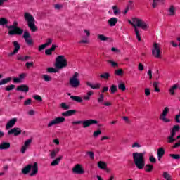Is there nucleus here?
<instances>
[{
	"instance_id": "1",
	"label": "nucleus",
	"mask_w": 180,
	"mask_h": 180,
	"mask_svg": "<svg viewBox=\"0 0 180 180\" xmlns=\"http://www.w3.org/2000/svg\"><path fill=\"white\" fill-rule=\"evenodd\" d=\"M132 158L134 165L138 169H144L146 167V158L144 153L135 152L132 153Z\"/></svg>"
},
{
	"instance_id": "2",
	"label": "nucleus",
	"mask_w": 180,
	"mask_h": 180,
	"mask_svg": "<svg viewBox=\"0 0 180 180\" xmlns=\"http://www.w3.org/2000/svg\"><path fill=\"white\" fill-rule=\"evenodd\" d=\"M32 172L30 174V176H34L39 172V165H37V162H34L33 165L32 164H29L27 166H25L22 169V174L24 175H27L30 171Z\"/></svg>"
},
{
	"instance_id": "3",
	"label": "nucleus",
	"mask_w": 180,
	"mask_h": 180,
	"mask_svg": "<svg viewBox=\"0 0 180 180\" xmlns=\"http://www.w3.org/2000/svg\"><path fill=\"white\" fill-rule=\"evenodd\" d=\"M18 22L15 21L13 22V25H6V27L7 29H9L8 30V34L9 36H15V35H18V36H22L23 34V29L20 28L18 27Z\"/></svg>"
},
{
	"instance_id": "4",
	"label": "nucleus",
	"mask_w": 180,
	"mask_h": 180,
	"mask_svg": "<svg viewBox=\"0 0 180 180\" xmlns=\"http://www.w3.org/2000/svg\"><path fill=\"white\" fill-rule=\"evenodd\" d=\"M25 20L26 22H27L28 27L31 30V32H36L37 30V27H36V24H34V22H36V20H34V17L32 15L29 13H25Z\"/></svg>"
},
{
	"instance_id": "5",
	"label": "nucleus",
	"mask_w": 180,
	"mask_h": 180,
	"mask_svg": "<svg viewBox=\"0 0 180 180\" xmlns=\"http://www.w3.org/2000/svg\"><path fill=\"white\" fill-rule=\"evenodd\" d=\"M99 121L94 119H89L86 120H79L74 121L72 122V124H83V129H86V127H89L94 124H98Z\"/></svg>"
},
{
	"instance_id": "6",
	"label": "nucleus",
	"mask_w": 180,
	"mask_h": 180,
	"mask_svg": "<svg viewBox=\"0 0 180 180\" xmlns=\"http://www.w3.org/2000/svg\"><path fill=\"white\" fill-rule=\"evenodd\" d=\"M68 65V62H67V59L63 55L58 56L56 60L55 67L58 68V70H63V68H65Z\"/></svg>"
},
{
	"instance_id": "7",
	"label": "nucleus",
	"mask_w": 180,
	"mask_h": 180,
	"mask_svg": "<svg viewBox=\"0 0 180 180\" xmlns=\"http://www.w3.org/2000/svg\"><path fill=\"white\" fill-rule=\"evenodd\" d=\"M78 77H79V74L76 72L70 79L69 84L72 88H78L81 85V82L78 79Z\"/></svg>"
},
{
	"instance_id": "8",
	"label": "nucleus",
	"mask_w": 180,
	"mask_h": 180,
	"mask_svg": "<svg viewBox=\"0 0 180 180\" xmlns=\"http://www.w3.org/2000/svg\"><path fill=\"white\" fill-rule=\"evenodd\" d=\"M132 23H136V27H141L143 30H147L148 29V24L141 19L137 18H132Z\"/></svg>"
},
{
	"instance_id": "9",
	"label": "nucleus",
	"mask_w": 180,
	"mask_h": 180,
	"mask_svg": "<svg viewBox=\"0 0 180 180\" xmlns=\"http://www.w3.org/2000/svg\"><path fill=\"white\" fill-rule=\"evenodd\" d=\"M152 56L155 58H161V49L158 44L155 43L152 49Z\"/></svg>"
},
{
	"instance_id": "10",
	"label": "nucleus",
	"mask_w": 180,
	"mask_h": 180,
	"mask_svg": "<svg viewBox=\"0 0 180 180\" xmlns=\"http://www.w3.org/2000/svg\"><path fill=\"white\" fill-rule=\"evenodd\" d=\"M8 136L13 134L15 137H17V136H20V134H22V129L18 127H14L8 131Z\"/></svg>"
},
{
	"instance_id": "11",
	"label": "nucleus",
	"mask_w": 180,
	"mask_h": 180,
	"mask_svg": "<svg viewBox=\"0 0 180 180\" xmlns=\"http://www.w3.org/2000/svg\"><path fill=\"white\" fill-rule=\"evenodd\" d=\"M73 174H85V171L82 168V166L79 164H77L75 165V167L72 169Z\"/></svg>"
},
{
	"instance_id": "12",
	"label": "nucleus",
	"mask_w": 180,
	"mask_h": 180,
	"mask_svg": "<svg viewBox=\"0 0 180 180\" xmlns=\"http://www.w3.org/2000/svg\"><path fill=\"white\" fill-rule=\"evenodd\" d=\"M32 139H30L25 141V142L24 143V145L22 146L20 150L22 154H25V153H26V150H27L28 147H30V144H32Z\"/></svg>"
},
{
	"instance_id": "13",
	"label": "nucleus",
	"mask_w": 180,
	"mask_h": 180,
	"mask_svg": "<svg viewBox=\"0 0 180 180\" xmlns=\"http://www.w3.org/2000/svg\"><path fill=\"white\" fill-rule=\"evenodd\" d=\"M129 25H131L133 27H134V32L136 35V39H138V41H141V37H140V31H139V29H137V25L136 24L133 23L131 20H128Z\"/></svg>"
},
{
	"instance_id": "14",
	"label": "nucleus",
	"mask_w": 180,
	"mask_h": 180,
	"mask_svg": "<svg viewBox=\"0 0 180 180\" xmlns=\"http://www.w3.org/2000/svg\"><path fill=\"white\" fill-rule=\"evenodd\" d=\"M16 122H18V118H12L10 120L6 125V129L9 130V129H12V127L16 124Z\"/></svg>"
},
{
	"instance_id": "15",
	"label": "nucleus",
	"mask_w": 180,
	"mask_h": 180,
	"mask_svg": "<svg viewBox=\"0 0 180 180\" xmlns=\"http://www.w3.org/2000/svg\"><path fill=\"white\" fill-rule=\"evenodd\" d=\"M13 46L15 47L14 50L13 52L9 53V56H14V54H16L17 53L19 52V50H20V45L17 41H14L13 42Z\"/></svg>"
},
{
	"instance_id": "16",
	"label": "nucleus",
	"mask_w": 180,
	"mask_h": 180,
	"mask_svg": "<svg viewBox=\"0 0 180 180\" xmlns=\"http://www.w3.org/2000/svg\"><path fill=\"white\" fill-rule=\"evenodd\" d=\"M26 78V73H22L19 75V77L13 78V81L15 84H21L22 80Z\"/></svg>"
},
{
	"instance_id": "17",
	"label": "nucleus",
	"mask_w": 180,
	"mask_h": 180,
	"mask_svg": "<svg viewBox=\"0 0 180 180\" xmlns=\"http://www.w3.org/2000/svg\"><path fill=\"white\" fill-rule=\"evenodd\" d=\"M16 91L27 93L29 92V86L26 84H21L16 88Z\"/></svg>"
},
{
	"instance_id": "18",
	"label": "nucleus",
	"mask_w": 180,
	"mask_h": 180,
	"mask_svg": "<svg viewBox=\"0 0 180 180\" xmlns=\"http://www.w3.org/2000/svg\"><path fill=\"white\" fill-rule=\"evenodd\" d=\"M57 47H58L57 45L53 44L50 49H46L45 50L46 56H51V54H53V51H55Z\"/></svg>"
},
{
	"instance_id": "19",
	"label": "nucleus",
	"mask_w": 180,
	"mask_h": 180,
	"mask_svg": "<svg viewBox=\"0 0 180 180\" xmlns=\"http://www.w3.org/2000/svg\"><path fill=\"white\" fill-rule=\"evenodd\" d=\"M11 148V143L9 142H2L0 144V150H9Z\"/></svg>"
},
{
	"instance_id": "20",
	"label": "nucleus",
	"mask_w": 180,
	"mask_h": 180,
	"mask_svg": "<svg viewBox=\"0 0 180 180\" xmlns=\"http://www.w3.org/2000/svg\"><path fill=\"white\" fill-rule=\"evenodd\" d=\"M75 113H77V110H68L66 112H62V116H65V117L74 116Z\"/></svg>"
},
{
	"instance_id": "21",
	"label": "nucleus",
	"mask_w": 180,
	"mask_h": 180,
	"mask_svg": "<svg viewBox=\"0 0 180 180\" xmlns=\"http://www.w3.org/2000/svg\"><path fill=\"white\" fill-rule=\"evenodd\" d=\"M86 84L87 85V86L91 88V89H99V88H101V84L99 83H97L95 85H94L91 82H86Z\"/></svg>"
},
{
	"instance_id": "22",
	"label": "nucleus",
	"mask_w": 180,
	"mask_h": 180,
	"mask_svg": "<svg viewBox=\"0 0 180 180\" xmlns=\"http://www.w3.org/2000/svg\"><path fill=\"white\" fill-rule=\"evenodd\" d=\"M86 84L87 85V86L91 88V89H99V88H101V84L99 83H97L95 85H94L91 82H86Z\"/></svg>"
},
{
	"instance_id": "23",
	"label": "nucleus",
	"mask_w": 180,
	"mask_h": 180,
	"mask_svg": "<svg viewBox=\"0 0 180 180\" xmlns=\"http://www.w3.org/2000/svg\"><path fill=\"white\" fill-rule=\"evenodd\" d=\"M70 99L75 102H77L78 103H81L84 101L82 97L78 96H70Z\"/></svg>"
},
{
	"instance_id": "24",
	"label": "nucleus",
	"mask_w": 180,
	"mask_h": 180,
	"mask_svg": "<svg viewBox=\"0 0 180 180\" xmlns=\"http://www.w3.org/2000/svg\"><path fill=\"white\" fill-rule=\"evenodd\" d=\"M61 160H63V156L58 157L53 161L51 162V166L56 167V165H58V164H60V162L61 161Z\"/></svg>"
},
{
	"instance_id": "25",
	"label": "nucleus",
	"mask_w": 180,
	"mask_h": 180,
	"mask_svg": "<svg viewBox=\"0 0 180 180\" xmlns=\"http://www.w3.org/2000/svg\"><path fill=\"white\" fill-rule=\"evenodd\" d=\"M117 23V19L115 17H112L108 20V25L110 27L116 26Z\"/></svg>"
},
{
	"instance_id": "26",
	"label": "nucleus",
	"mask_w": 180,
	"mask_h": 180,
	"mask_svg": "<svg viewBox=\"0 0 180 180\" xmlns=\"http://www.w3.org/2000/svg\"><path fill=\"white\" fill-rule=\"evenodd\" d=\"M179 86V85L178 84H176L172 86V87L169 89V92L170 95H172V96L175 95V91Z\"/></svg>"
},
{
	"instance_id": "27",
	"label": "nucleus",
	"mask_w": 180,
	"mask_h": 180,
	"mask_svg": "<svg viewBox=\"0 0 180 180\" xmlns=\"http://www.w3.org/2000/svg\"><path fill=\"white\" fill-rule=\"evenodd\" d=\"M98 167L100 169H106L108 168V164L103 161H99L98 162Z\"/></svg>"
},
{
	"instance_id": "28",
	"label": "nucleus",
	"mask_w": 180,
	"mask_h": 180,
	"mask_svg": "<svg viewBox=\"0 0 180 180\" xmlns=\"http://www.w3.org/2000/svg\"><path fill=\"white\" fill-rule=\"evenodd\" d=\"M60 152V149L56 148L53 150H52L50 153V157L52 160H54V158H56V157L57 156V154H58V153Z\"/></svg>"
},
{
	"instance_id": "29",
	"label": "nucleus",
	"mask_w": 180,
	"mask_h": 180,
	"mask_svg": "<svg viewBox=\"0 0 180 180\" xmlns=\"http://www.w3.org/2000/svg\"><path fill=\"white\" fill-rule=\"evenodd\" d=\"M12 81V77H9L0 80V85H5V84H9Z\"/></svg>"
},
{
	"instance_id": "30",
	"label": "nucleus",
	"mask_w": 180,
	"mask_h": 180,
	"mask_svg": "<svg viewBox=\"0 0 180 180\" xmlns=\"http://www.w3.org/2000/svg\"><path fill=\"white\" fill-rule=\"evenodd\" d=\"M55 122H56V124H60V123H64V122H65V118H64V117H57L55 118Z\"/></svg>"
},
{
	"instance_id": "31",
	"label": "nucleus",
	"mask_w": 180,
	"mask_h": 180,
	"mask_svg": "<svg viewBox=\"0 0 180 180\" xmlns=\"http://www.w3.org/2000/svg\"><path fill=\"white\" fill-rule=\"evenodd\" d=\"M100 78H102L103 79L108 80L109 78H110V74L109 72H104L101 75H100Z\"/></svg>"
},
{
	"instance_id": "32",
	"label": "nucleus",
	"mask_w": 180,
	"mask_h": 180,
	"mask_svg": "<svg viewBox=\"0 0 180 180\" xmlns=\"http://www.w3.org/2000/svg\"><path fill=\"white\" fill-rule=\"evenodd\" d=\"M146 168H145V171L146 172H151L153 169H154V165H150V164H147L146 165Z\"/></svg>"
},
{
	"instance_id": "33",
	"label": "nucleus",
	"mask_w": 180,
	"mask_h": 180,
	"mask_svg": "<svg viewBox=\"0 0 180 180\" xmlns=\"http://www.w3.org/2000/svg\"><path fill=\"white\" fill-rule=\"evenodd\" d=\"M8 23H9L8 19L5 18H0V26H5V25H8Z\"/></svg>"
},
{
	"instance_id": "34",
	"label": "nucleus",
	"mask_w": 180,
	"mask_h": 180,
	"mask_svg": "<svg viewBox=\"0 0 180 180\" xmlns=\"http://www.w3.org/2000/svg\"><path fill=\"white\" fill-rule=\"evenodd\" d=\"M15 88H16V86L15 84H11V85L6 86L5 91L6 92H9V91H13V89H15Z\"/></svg>"
},
{
	"instance_id": "35",
	"label": "nucleus",
	"mask_w": 180,
	"mask_h": 180,
	"mask_svg": "<svg viewBox=\"0 0 180 180\" xmlns=\"http://www.w3.org/2000/svg\"><path fill=\"white\" fill-rule=\"evenodd\" d=\"M98 39L101 40V41H106V40H109V37L103 35V34H98Z\"/></svg>"
},
{
	"instance_id": "36",
	"label": "nucleus",
	"mask_w": 180,
	"mask_h": 180,
	"mask_svg": "<svg viewBox=\"0 0 180 180\" xmlns=\"http://www.w3.org/2000/svg\"><path fill=\"white\" fill-rule=\"evenodd\" d=\"M110 94H116L117 92V86L112 84L110 87Z\"/></svg>"
},
{
	"instance_id": "37",
	"label": "nucleus",
	"mask_w": 180,
	"mask_h": 180,
	"mask_svg": "<svg viewBox=\"0 0 180 180\" xmlns=\"http://www.w3.org/2000/svg\"><path fill=\"white\" fill-rule=\"evenodd\" d=\"M164 154H165V150L162 148L158 149V156L164 157Z\"/></svg>"
},
{
	"instance_id": "38",
	"label": "nucleus",
	"mask_w": 180,
	"mask_h": 180,
	"mask_svg": "<svg viewBox=\"0 0 180 180\" xmlns=\"http://www.w3.org/2000/svg\"><path fill=\"white\" fill-rule=\"evenodd\" d=\"M112 10L114 15H120V10L119 9V8H117V6H113Z\"/></svg>"
},
{
	"instance_id": "39",
	"label": "nucleus",
	"mask_w": 180,
	"mask_h": 180,
	"mask_svg": "<svg viewBox=\"0 0 180 180\" xmlns=\"http://www.w3.org/2000/svg\"><path fill=\"white\" fill-rule=\"evenodd\" d=\"M46 72L49 74H53L57 72V69L53 68V67H49L46 69Z\"/></svg>"
},
{
	"instance_id": "40",
	"label": "nucleus",
	"mask_w": 180,
	"mask_h": 180,
	"mask_svg": "<svg viewBox=\"0 0 180 180\" xmlns=\"http://www.w3.org/2000/svg\"><path fill=\"white\" fill-rule=\"evenodd\" d=\"M169 112V108L168 107H165L162 111V112L160 115V117H165L168 115V112Z\"/></svg>"
},
{
	"instance_id": "41",
	"label": "nucleus",
	"mask_w": 180,
	"mask_h": 180,
	"mask_svg": "<svg viewBox=\"0 0 180 180\" xmlns=\"http://www.w3.org/2000/svg\"><path fill=\"white\" fill-rule=\"evenodd\" d=\"M118 89H120V91H122V92H124V91H126V84H124V83H120L118 84Z\"/></svg>"
},
{
	"instance_id": "42",
	"label": "nucleus",
	"mask_w": 180,
	"mask_h": 180,
	"mask_svg": "<svg viewBox=\"0 0 180 180\" xmlns=\"http://www.w3.org/2000/svg\"><path fill=\"white\" fill-rule=\"evenodd\" d=\"M158 85H160V83L158 82H153V87L155 89V92H160V88H158Z\"/></svg>"
},
{
	"instance_id": "43",
	"label": "nucleus",
	"mask_w": 180,
	"mask_h": 180,
	"mask_svg": "<svg viewBox=\"0 0 180 180\" xmlns=\"http://www.w3.org/2000/svg\"><path fill=\"white\" fill-rule=\"evenodd\" d=\"M42 78L46 82L51 81V77H50L49 75H42Z\"/></svg>"
},
{
	"instance_id": "44",
	"label": "nucleus",
	"mask_w": 180,
	"mask_h": 180,
	"mask_svg": "<svg viewBox=\"0 0 180 180\" xmlns=\"http://www.w3.org/2000/svg\"><path fill=\"white\" fill-rule=\"evenodd\" d=\"M174 141H176V139H174V136H169L167 137V143L169 144H172V143H174Z\"/></svg>"
},
{
	"instance_id": "45",
	"label": "nucleus",
	"mask_w": 180,
	"mask_h": 180,
	"mask_svg": "<svg viewBox=\"0 0 180 180\" xmlns=\"http://www.w3.org/2000/svg\"><path fill=\"white\" fill-rule=\"evenodd\" d=\"M104 99H105V96H103V94H100L99 97L97 99L98 103L103 104Z\"/></svg>"
},
{
	"instance_id": "46",
	"label": "nucleus",
	"mask_w": 180,
	"mask_h": 180,
	"mask_svg": "<svg viewBox=\"0 0 180 180\" xmlns=\"http://www.w3.org/2000/svg\"><path fill=\"white\" fill-rule=\"evenodd\" d=\"M124 74L123 69H118L115 70V75H117L118 77H122Z\"/></svg>"
},
{
	"instance_id": "47",
	"label": "nucleus",
	"mask_w": 180,
	"mask_h": 180,
	"mask_svg": "<svg viewBox=\"0 0 180 180\" xmlns=\"http://www.w3.org/2000/svg\"><path fill=\"white\" fill-rule=\"evenodd\" d=\"M163 178H165V179H166V180H171V175H169V174H168V172H163Z\"/></svg>"
},
{
	"instance_id": "48",
	"label": "nucleus",
	"mask_w": 180,
	"mask_h": 180,
	"mask_svg": "<svg viewBox=\"0 0 180 180\" xmlns=\"http://www.w3.org/2000/svg\"><path fill=\"white\" fill-rule=\"evenodd\" d=\"M60 107L62 109H64V110H68V109H70V105H68L65 103H60Z\"/></svg>"
},
{
	"instance_id": "49",
	"label": "nucleus",
	"mask_w": 180,
	"mask_h": 180,
	"mask_svg": "<svg viewBox=\"0 0 180 180\" xmlns=\"http://www.w3.org/2000/svg\"><path fill=\"white\" fill-rule=\"evenodd\" d=\"M101 134H102V131L101 130H97L96 131H94L93 133V136H94L95 138L98 137L99 136H101Z\"/></svg>"
},
{
	"instance_id": "50",
	"label": "nucleus",
	"mask_w": 180,
	"mask_h": 180,
	"mask_svg": "<svg viewBox=\"0 0 180 180\" xmlns=\"http://www.w3.org/2000/svg\"><path fill=\"white\" fill-rule=\"evenodd\" d=\"M169 157L173 158V160H179L180 158L179 154H170Z\"/></svg>"
},
{
	"instance_id": "51",
	"label": "nucleus",
	"mask_w": 180,
	"mask_h": 180,
	"mask_svg": "<svg viewBox=\"0 0 180 180\" xmlns=\"http://www.w3.org/2000/svg\"><path fill=\"white\" fill-rule=\"evenodd\" d=\"M23 39H25V40L30 39V33L29 32H24Z\"/></svg>"
},
{
	"instance_id": "52",
	"label": "nucleus",
	"mask_w": 180,
	"mask_h": 180,
	"mask_svg": "<svg viewBox=\"0 0 180 180\" xmlns=\"http://www.w3.org/2000/svg\"><path fill=\"white\" fill-rule=\"evenodd\" d=\"M34 99H35V101H38L39 102H43V98H41V96H39V95H34L33 96Z\"/></svg>"
},
{
	"instance_id": "53",
	"label": "nucleus",
	"mask_w": 180,
	"mask_h": 180,
	"mask_svg": "<svg viewBox=\"0 0 180 180\" xmlns=\"http://www.w3.org/2000/svg\"><path fill=\"white\" fill-rule=\"evenodd\" d=\"M25 43L28 46H33V39L28 38V39H25Z\"/></svg>"
},
{
	"instance_id": "54",
	"label": "nucleus",
	"mask_w": 180,
	"mask_h": 180,
	"mask_svg": "<svg viewBox=\"0 0 180 180\" xmlns=\"http://www.w3.org/2000/svg\"><path fill=\"white\" fill-rule=\"evenodd\" d=\"M57 124V122H56V120H52L49 124L48 127H51L52 126H56Z\"/></svg>"
},
{
	"instance_id": "55",
	"label": "nucleus",
	"mask_w": 180,
	"mask_h": 180,
	"mask_svg": "<svg viewBox=\"0 0 180 180\" xmlns=\"http://www.w3.org/2000/svg\"><path fill=\"white\" fill-rule=\"evenodd\" d=\"M51 43H53V39L48 38L46 39V43H45V45H46V47H49V46H50V44H51Z\"/></svg>"
},
{
	"instance_id": "56",
	"label": "nucleus",
	"mask_w": 180,
	"mask_h": 180,
	"mask_svg": "<svg viewBox=\"0 0 180 180\" xmlns=\"http://www.w3.org/2000/svg\"><path fill=\"white\" fill-rule=\"evenodd\" d=\"M132 148H140V147H141V145H140V143H139V142H134L132 146H131Z\"/></svg>"
},
{
	"instance_id": "57",
	"label": "nucleus",
	"mask_w": 180,
	"mask_h": 180,
	"mask_svg": "<svg viewBox=\"0 0 180 180\" xmlns=\"http://www.w3.org/2000/svg\"><path fill=\"white\" fill-rule=\"evenodd\" d=\"M169 12H170V15H175V8L174 6H171L169 8Z\"/></svg>"
},
{
	"instance_id": "58",
	"label": "nucleus",
	"mask_w": 180,
	"mask_h": 180,
	"mask_svg": "<svg viewBox=\"0 0 180 180\" xmlns=\"http://www.w3.org/2000/svg\"><path fill=\"white\" fill-rule=\"evenodd\" d=\"M88 155H89L90 158L91 160H95V153L92 151H89L87 152Z\"/></svg>"
},
{
	"instance_id": "59",
	"label": "nucleus",
	"mask_w": 180,
	"mask_h": 180,
	"mask_svg": "<svg viewBox=\"0 0 180 180\" xmlns=\"http://www.w3.org/2000/svg\"><path fill=\"white\" fill-rule=\"evenodd\" d=\"M149 161L152 162V164H155V162H157V159H155V157L152 155L149 157Z\"/></svg>"
},
{
	"instance_id": "60",
	"label": "nucleus",
	"mask_w": 180,
	"mask_h": 180,
	"mask_svg": "<svg viewBox=\"0 0 180 180\" xmlns=\"http://www.w3.org/2000/svg\"><path fill=\"white\" fill-rule=\"evenodd\" d=\"M145 95L146 96H150V95H151V91L150 90V89H145Z\"/></svg>"
},
{
	"instance_id": "61",
	"label": "nucleus",
	"mask_w": 180,
	"mask_h": 180,
	"mask_svg": "<svg viewBox=\"0 0 180 180\" xmlns=\"http://www.w3.org/2000/svg\"><path fill=\"white\" fill-rule=\"evenodd\" d=\"M161 0H153V2L152 4L153 8H157V6L158 5V2H160Z\"/></svg>"
},
{
	"instance_id": "62",
	"label": "nucleus",
	"mask_w": 180,
	"mask_h": 180,
	"mask_svg": "<svg viewBox=\"0 0 180 180\" xmlns=\"http://www.w3.org/2000/svg\"><path fill=\"white\" fill-rule=\"evenodd\" d=\"M32 103V98H28L24 102L25 106H28V105H31Z\"/></svg>"
},
{
	"instance_id": "63",
	"label": "nucleus",
	"mask_w": 180,
	"mask_h": 180,
	"mask_svg": "<svg viewBox=\"0 0 180 180\" xmlns=\"http://www.w3.org/2000/svg\"><path fill=\"white\" fill-rule=\"evenodd\" d=\"M33 65H34L33 62H27L25 64V67H27V68H30V67H33Z\"/></svg>"
},
{
	"instance_id": "64",
	"label": "nucleus",
	"mask_w": 180,
	"mask_h": 180,
	"mask_svg": "<svg viewBox=\"0 0 180 180\" xmlns=\"http://www.w3.org/2000/svg\"><path fill=\"white\" fill-rule=\"evenodd\" d=\"M108 62L111 64L112 67H117V63L113 60H108Z\"/></svg>"
}]
</instances>
